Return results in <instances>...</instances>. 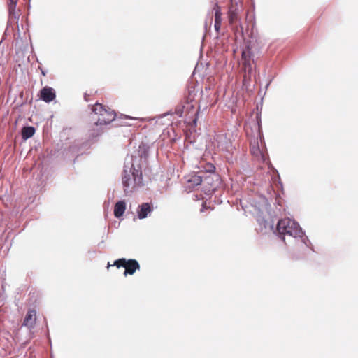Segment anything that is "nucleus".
Instances as JSON below:
<instances>
[{"mask_svg": "<svg viewBox=\"0 0 358 358\" xmlns=\"http://www.w3.org/2000/svg\"><path fill=\"white\" fill-rule=\"evenodd\" d=\"M138 217L140 219L145 218L152 212V208L149 203H143L138 207Z\"/></svg>", "mask_w": 358, "mask_h": 358, "instance_id": "1a4fd4ad", "label": "nucleus"}, {"mask_svg": "<svg viewBox=\"0 0 358 358\" xmlns=\"http://www.w3.org/2000/svg\"><path fill=\"white\" fill-rule=\"evenodd\" d=\"M16 4L17 1H10V3L8 4V10L10 14H15Z\"/></svg>", "mask_w": 358, "mask_h": 358, "instance_id": "f3484780", "label": "nucleus"}, {"mask_svg": "<svg viewBox=\"0 0 358 358\" xmlns=\"http://www.w3.org/2000/svg\"><path fill=\"white\" fill-rule=\"evenodd\" d=\"M36 320V313L35 310H29L23 321V326L32 328Z\"/></svg>", "mask_w": 358, "mask_h": 358, "instance_id": "0eeeda50", "label": "nucleus"}, {"mask_svg": "<svg viewBox=\"0 0 358 358\" xmlns=\"http://www.w3.org/2000/svg\"><path fill=\"white\" fill-rule=\"evenodd\" d=\"M126 204L124 201H118L114 207V215L116 217H120L124 213Z\"/></svg>", "mask_w": 358, "mask_h": 358, "instance_id": "9d476101", "label": "nucleus"}, {"mask_svg": "<svg viewBox=\"0 0 358 358\" xmlns=\"http://www.w3.org/2000/svg\"><path fill=\"white\" fill-rule=\"evenodd\" d=\"M250 152L252 155L255 157H261L262 159H264V156L262 152V151L260 150L259 147V143L257 138H253L250 140Z\"/></svg>", "mask_w": 358, "mask_h": 358, "instance_id": "6e6552de", "label": "nucleus"}, {"mask_svg": "<svg viewBox=\"0 0 358 358\" xmlns=\"http://www.w3.org/2000/svg\"><path fill=\"white\" fill-rule=\"evenodd\" d=\"M241 1H231L228 10L229 22L231 24L236 23L239 20V14L243 10Z\"/></svg>", "mask_w": 358, "mask_h": 358, "instance_id": "39448f33", "label": "nucleus"}, {"mask_svg": "<svg viewBox=\"0 0 358 358\" xmlns=\"http://www.w3.org/2000/svg\"><path fill=\"white\" fill-rule=\"evenodd\" d=\"M243 69L245 74H248L250 76L252 72V66L250 60L243 62H242ZM244 77H246V75L244 76Z\"/></svg>", "mask_w": 358, "mask_h": 358, "instance_id": "ddd939ff", "label": "nucleus"}, {"mask_svg": "<svg viewBox=\"0 0 358 358\" xmlns=\"http://www.w3.org/2000/svg\"><path fill=\"white\" fill-rule=\"evenodd\" d=\"M55 96V93L50 87L45 86L40 91V98L45 102L53 101Z\"/></svg>", "mask_w": 358, "mask_h": 358, "instance_id": "423d86ee", "label": "nucleus"}, {"mask_svg": "<svg viewBox=\"0 0 358 358\" xmlns=\"http://www.w3.org/2000/svg\"><path fill=\"white\" fill-rule=\"evenodd\" d=\"M277 230L282 236V240L285 242V236L291 237H301L303 231L297 222L289 218H284L278 222Z\"/></svg>", "mask_w": 358, "mask_h": 358, "instance_id": "f03ea898", "label": "nucleus"}, {"mask_svg": "<svg viewBox=\"0 0 358 358\" xmlns=\"http://www.w3.org/2000/svg\"><path fill=\"white\" fill-rule=\"evenodd\" d=\"M89 94L85 93V95H84V99L86 101H89Z\"/></svg>", "mask_w": 358, "mask_h": 358, "instance_id": "6ab92c4d", "label": "nucleus"}, {"mask_svg": "<svg viewBox=\"0 0 358 358\" xmlns=\"http://www.w3.org/2000/svg\"><path fill=\"white\" fill-rule=\"evenodd\" d=\"M142 182L143 176L141 169H136L132 165L129 171L124 170L122 184L124 187V192H132L136 186L141 185Z\"/></svg>", "mask_w": 358, "mask_h": 358, "instance_id": "7ed1b4c3", "label": "nucleus"}, {"mask_svg": "<svg viewBox=\"0 0 358 358\" xmlns=\"http://www.w3.org/2000/svg\"><path fill=\"white\" fill-rule=\"evenodd\" d=\"M22 137L24 140H27L34 136L35 134V129L34 127L29 126V127H24L22 129Z\"/></svg>", "mask_w": 358, "mask_h": 358, "instance_id": "9b49d317", "label": "nucleus"}, {"mask_svg": "<svg viewBox=\"0 0 358 358\" xmlns=\"http://www.w3.org/2000/svg\"><path fill=\"white\" fill-rule=\"evenodd\" d=\"M126 118L134 119L132 117L126 116Z\"/></svg>", "mask_w": 358, "mask_h": 358, "instance_id": "aec40b11", "label": "nucleus"}, {"mask_svg": "<svg viewBox=\"0 0 358 358\" xmlns=\"http://www.w3.org/2000/svg\"><path fill=\"white\" fill-rule=\"evenodd\" d=\"M115 266L117 268L124 267L125 268L124 275L127 276L128 275H132L134 273L140 269V264L136 260L133 259H126L125 258H120L114 262L113 264L108 263L107 268L110 266Z\"/></svg>", "mask_w": 358, "mask_h": 358, "instance_id": "20e7f679", "label": "nucleus"}, {"mask_svg": "<svg viewBox=\"0 0 358 358\" xmlns=\"http://www.w3.org/2000/svg\"><path fill=\"white\" fill-rule=\"evenodd\" d=\"M183 110H184V106L182 105H178L175 108V113L178 116L182 117V115L183 114Z\"/></svg>", "mask_w": 358, "mask_h": 358, "instance_id": "dca6fc26", "label": "nucleus"}, {"mask_svg": "<svg viewBox=\"0 0 358 358\" xmlns=\"http://www.w3.org/2000/svg\"><path fill=\"white\" fill-rule=\"evenodd\" d=\"M91 110L92 113L97 116L96 122H94L92 129V136L96 137L103 132V126L107 125L115 120L116 113L108 106L99 103L92 105Z\"/></svg>", "mask_w": 358, "mask_h": 358, "instance_id": "f257e3e1", "label": "nucleus"}, {"mask_svg": "<svg viewBox=\"0 0 358 358\" xmlns=\"http://www.w3.org/2000/svg\"><path fill=\"white\" fill-rule=\"evenodd\" d=\"M188 182L192 186L195 187L199 185L202 182V178L198 175H193L188 179Z\"/></svg>", "mask_w": 358, "mask_h": 358, "instance_id": "f8f14e48", "label": "nucleus"}, {"mask_svg": "<svg viewBox=\"0 0 358 358\" xmlns=\"http://www.w3.org/2000/svg\"><path fill=\"white\" fill-rule=\"evenodd\" d=\"M250 52L249 51H243L241 55V60L243 62L250 61Z\"/></svg>", "mask_w": 358, "mask_h": 358, "instance_id": "2eb2a0df", "label": "nucleus"}, {"mask_svg": "<svg viewBox=\"0 0 358 358\" xmlns=\"http://www.w3.org/2000/svg\"><path fill=\"white\" fill-rule=\"evenodd\" d=\"M221 24L222 22H215V29L217 32H219L221 28Z\"/></svg>", "mask_w": 358, "mask_h": 358, "instance_id": "a211bd4d", "label": "nucleus"}, {"mask_svg": "<svg viewBox=\"0 0 358 358\" xmlns=\"http://www.w3.org/2000/svg\"><path fill=\"white\" fill-rule=\"evenodd\" d=\"M213 10H215V22H222V13L221 8L217 4H215Z\"/></svg>", "mask_w": 358, "mask_h": 358, "instance_id": "4468645a", "label": "nucleus"}]
</instances>
